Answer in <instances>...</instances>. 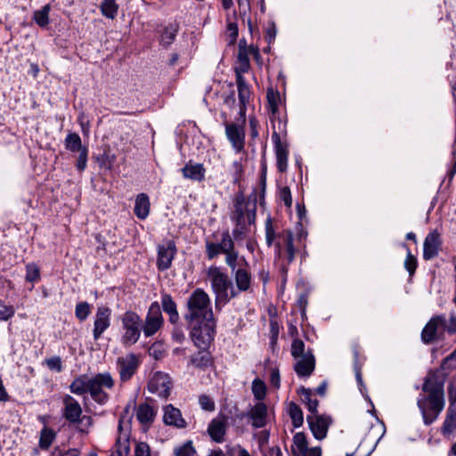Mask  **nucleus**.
I'll use <instances>...</instances> for the list:
<instances>
[{"label":"nucleus","mask_w":456,"mask_h":456,"mask_svg":"<svg viewBox=\"0 0 456 456\" xmlns=\"http://www.w3.org/2000/svg\"><path fill=\"white\" fill-rule=\"evenodd\" d=\"M184 319L191 328V337L195 345L204 348L214 338L216 321L208 294L196 289L187 298Z\"/></svg>","instance_id":"1"},{"label":"nucleus","mask_w":456,"mask_h":456,"mask_svg":"<svg viewBox=\"0 0 456 456\" xmlns=\"http://www.w3.org/2000/svg\"><path fill=\"white\" fill-rule=\"evenodd\" d=\"M444 379L438 372H429L422 387L424 395L418 399V406L421 411L424 423L430 425L444 410Z\"/></svg>","instance_id":"2"},{"label":"nucleus","mask_w":456,"mask_h":456,"mask_svg":"<svg viewBox=\"0 0 456 456\" xmlns=\"http://www.w3.org/2000/svg\"><path fill=\"white\" fill-rule=\"evenodd\" d=\"M207 276L216 295V302L227 303L238 296V291L233 288L228 275L223 273L219 267L210 266L207 270Z\"/></svg>","instance_id":"3"},{"label":"nucleus","mask_w":456,"mask_h":456,"mask_svg":"<svg viewBox=\"0 0 456 456\" xmlns=\"http://www.w3.org/2000/svg\"><path fill=\"white\" fill-rule=\"evenodd\" d=\"M123 335L122 343L128 346L135 344L141 335L142 325L140 316L132 311L126 312L121 317Z\"/></svg>","instance_id":"4"},{"label":"nucleus","mask_w":456,"mask_h":456,"mask_svg":"<svg viewBox=\"0 0 456 456\" xmlns=\"http://www.w3.org/2000/svg\"><path fill=\"white\" fill-rule=\"evenodd\" d=\"M234 208L232 220L236 223V228L233 236L237 240L244 233L247 225L255 222L256 211L249 209L242 199H237Z\"/></svg>","instance_id":"5"},{"label":"nucleus","mask_w":456,"mask_h":456,"mask_svg":"<svg viewBox=\"0 0 456 456\" xmlns=\"http://www.w3.org/2000/svg\"><path fill=\"white\" fill-rule=\"evenodd\" d=\"M114 380L110 373H98L91 378L89 393L92 399L99 404H105L109 400V395L104 388H112Z\"/></svg>","instance_id":"6"},{"label":"nucleus","mask_w":456,"mask_h":456,"mask_svg":"<svg viewBox=\"0 0 456 456\" xmlns=\"http://www.w3.org/2000/svg\"><path fill=\"white\" fill-rule=\"evenodd\" d=\"M171 387L172 382L169 376L161 371L155 372L148 384V389L151 393L165 399L168 397Z\"/></svg>","instance_id":"7"},{"label":"nucleus","mask_w":456,"mask_h":456,"mask_svg":"<svg viewBox=\"0 0 456 456\" xmlns=\"http://www.w3.org/2000/svg\"><path fill=\"white\" fill-rule=\"evenodd\" d=\"M138 366L139 359L134 354H128L118 357L117 360V368L121 382L128 381L135 373Z\"/></svg>","instance_id":"8"},{"label":"nucleus","mask_w":456,"mask_h":456,"mask_svg":"<svg viewBox=\"0 0 456 456\" xmlns=\"http://www.w3.org/2000/svg\"><path fill=\"white\" fill-rule=\"evenodd\" d=\"M163 318L160 311V306L158 302H153L148 311L145 324L143 326V332L146 337L155 334L162 326Z\"/></svg>","instance_id":"9"},{"label":"nucleus","mask_w":456,"mask_h":456,"mask_svg":"<svg viewBox=\"0 0 456 456\" xmlns=\"http://www.w3.org/2000/svg\"><path fill=\"white\" fill-rule=\"evenodd\" d=\"M111 310L105 305L98 306L94 316L93 336L99 339L102 333L110 326Z\"/></svg>","instance_id":"10"},{"label":"nucleus","mask_w":456,"mask_h":456,"mask_svg":"<svg viewBox=\"0 0 456 456\" xmlns=\"http://www.w3.org/2000/svg\"><path fill=\"white\" fill-rule=\"evenodd\" d=\"M293 456H322L321 447H307L306 437L304 433L298 432L293 437L291 446Z\"/></svg>","instance_id":"11"},{"label":"nucleus","mask_w":456,"mask_h":456,"mask_svg":"<svg viewBox=\"0 0 456 456\" xmlns=\"http://www.w3.org/2000/svg\"><path fill=\"white\" fill-rule=\"evenodd\" d=\"M307 422L314 436L318 440H322L327 436L331 419L327 416L314 414L307 416Z\"/></svg>","instance_id":"12"},{"label":"nucleus","mask_w":456,"mask_h":456,"mask_svg":"<svg viewBox=\"0 0 456 456\" xmlns=\"http://www.w3.org/2000/svg\"><path fill=\"white\" fill-rule=\"evenodd\" d=\"M176 252L175 244L173 240H168L158 246L157 265L159 270H167L171 266L172 261Z\"/></svg>","instance_id":"13"},{"label":"nucleus","mask_w":456,"mask_h":456,"mask_svg":"<svg viewBox=\"0 0 456 456\" xmlns=\"http://www.w3.org/2000/svg\"><path fill=\"white\" fill-rule=\"evenodd\" d=\"M63 417L71 423H77L80 421L82 415V408L79 403L71 395H66L63 397Z\"/></svg>","instance_id":"14"},{"label":"nucleus","mask_w":456,"mask_h":456,"mask_svg":"<svg viewBox=\"0 0 456 456\" xmlns=\"http://www.w3.org/2000/svg\"><path fill=\"white\" fill-rule=\"evenodd\" d=\"M315 368V359L311 350H307L306 355L296 359L294 370L299 377H309Z\"/></svg>","instance_id":"15"},{"label":"nucleus","mask_w":456,"mask_h":456,"mask_svg":"<svg viewBox=\"0 0 456 456\" xmlns=\"http://www.w3.org/2000/svg\"><path fill=\"white\" fill-rule=\"evenodd\" d=\"M441 241L440 235L436 231H433L428 234L424 240L423 257L430 260L438 255Z\"/></svg>","instance_id":"16"},{"label":"nucleus","mask_w":456,"mask_h":456,"mask_svg":"<svg viewBox=\"0 0 456 456\" xmlns=\"http://www.w3.org/2000/svg\"><path fill=\"white\" fill-rule=\"evenodd\" d=\"M272 138L275 144L277 168L280 172L283 173L288 167L289 151L287 146L281 142L280 135L277 133H273Z\"/></svg>","instance_id":"17"},{"label":"nucleus","mask_w":456,"mask_h":456,"mask_svg":"<svg viewBox=\"0 0 456 456\" xmlns=\"http://www.w3.org/2000/svg\"><path fill=\"white\" fill-rule=\"evenodd\" d=\"M247 416L255 428H263L266 424L267 407L264 403H257L250 409Z\"/></svg>","instance_id":"18"},{"label":"nucleus","mask_w":456,"mask_h":456,"mask_svg":"<svg viewBox=\"0 0 456 456\" xmlns=\"http://www.w3.org/2000/svg\"><path fill=\"white\" fill-rule=\"evenodd\" d=\"M226 135L236 151H240L244 147V131L236 124L227 125L225 127Z\"/></svg>","instance_id":"19"},{"label":"nucleus","mask_w":456,"mask_h":456,"mask_svg":"<svg viewBox=\"0 0 456 456\" xmlns=\"http://www.w3.org/2000/svg\"><path fill=\"white\" fill-rule=\"evenodd\" d=\"M182 174L184 178L195 182H201L205 179L206 168L203 164L195 163L190 160L182 168Z\"/></svg>","instance_id":"20"},{"label":"nucleus","mask_w":456,"mask_h":456,"mask_svg":"<svg viewBox=\"0 0 456 456\" xmlns=\"http://www.w3.org/2000/svg\"><path fill=\"white\" fill-rule=\"evenodd\" d=\"M444 318L436 316L432 318L424 327L421 332L422 341L426 344L431 343L436 338L437 330L444 324Z\"/></svg>","instance_id":"21"},{"label":"nucleus","mask_w":456,"mask_h":456,"mask_svg":"<svg viewBox=\"0 0 456 456\" xmlns=\"http://www.w3.org/2000/svg\"><path fill=\"white\" fill-rule=\"evenodd\" d=\"M232 274L233 276L238 293L248 291L250 289L251 275L247 269L239 267L235 272L232 273Z\"/></svg>","instance_id":"22"},{"label":"nucleus","mask_w":456,"mask_h":456,"mask_svg":"<svg viewBox=\"0 0 456 456\" xmlns=\"http://www.w3.org/2000/svg\"><path fill=\"white\" fill-rule=\"evenodd\" d=\"M226 430V425L224 419L216 418L214 419L208 428V432L211 438L217 443H221L224 440V436Z\"/></svg>","instance_id":"23"},{"label":"nucleus","mask_w":456,"mask_h":456,"mask_svg":"<svg viewBox=\"0 0 456 456\" xmlns=\"http://www.w3.org/2000/svg\"><path fill=\"white\" fill-rule=\"evenodd\" d=\"M164 421L167 425H172L176 428L185 427V421L182 418L180 411L171 404L165 407Z\"/></svg>","instance_id":"24"},{"label":"nucleus","mask_w":456,"mask_h":456,"mask_svg":"<svg viewBox=\"0 0 456 456\" xmlns=\"http://www.w3.org/2000/svg\"><path fill=\"white\" fill-rule=\"evenodd\" d=\"M150 200L147 194L140 193L134 202V214L139 219H145L150 213Z\"/></svg>","instance_id":"25"},{"label":"nucleus","mask_w":456,"mask_h":456,"mask_svg":"<svg viewBox=\"0 0 456 456\" xmlns=\"http://www.w3.org/2000/svg\"><path fill=\"white\" fill-rule=\"evenodd\" d=\"M90 383L91 378L85 375L78 376L71 382L69 389L71 393L82 395L89 392Z\"/></svg>","instance_id":"26"},{"label":"nucleus","mask_w":456,"mask_h":456,"mask_svg":"<svg viewBox=\"0 0 456 456\" xmlns=\"http://www.w3.org/2000/svg\"><path fill=\"white\" fill-rule=\"evenodd\" d=\"M155 415V410L148 403L140 404L136 410L137 419L144 425L151 423Z\"/></svg>","instance_id":"27"},{"label":"nucleus","mask_w":456,"mask_h":456,"mask_svg":"<svg viewBox=\"0 0 456 456\" xmlns=\"http://www.w3.org/2000/svg\"><path fill=\"white\" fill-rule=\"evenodd\" d=\"M456 429V403H450L443 424L444 434H452Z\"/></svg>","instance_id":"28"},{"label":"nucleus","mask_w":456,"mask_h":456,"mask_svg":"<svg viewBox=\"0 0 456 456\" xmlns=\"http://www.w3.org/2000/svg\"><path fill=\"white\" fill-rule=\"evenodd\" d=\"M237 65L235 67V71L239 72H248L250 68L249 58L248 56L247 47H242V43H240V49L237 57Z\"/></svg>","instance_id":"29"},{"label":"nucleus","mask_w":456,"mask_h":456,"mask_svg":"<svg viewBox=\"0 0 456 456\" xmlns=\"http://www.w3.org/2000/svg\"><path fill=\"white\" fill-rule=\"evenodd\" d=\"M65 147L70 151H78L81 150H86V148L82 146L81 138L76 133H70L67 135L65 139Z\"/></svg>","instance_id":"30"},{"label":"nucleus","mask_w":456,"mask_h":456,"mask_svg":"<svg viewBox=\"0 0 456 456\" xmlns=\"http://www.w3.org/2000/svg\"><path fill=\"white\" fill-rule=\"evenodd\" d=\"M178 27L176 25H169L166 27L160 37V44L165 46L170 45L177 34Z\"/></svg>","instance_id":"31"},{"label":"nucleus","mask_w":456,"mask_h":456,"mask_svg":"<svg viewBox=\"0 0 456 456\" xmlns=\"http://www.w3.org/2000/svg\"><path fill=\"white\" fill-rule=\"evenodd\" d=\"M289 414L295 428H298L303 424V411L300 407L293 402L289 404Z\"/></svg>","instance_id":"32"},{"label":"nucleus","mask_w":456,"mask_h":456,"mask_svg":"<svg viewBox=\"0 0 456 456\" xmlns=\"http://www.w3.org/2000/svg\"><path fill=\"white\" fill-rule=\"evenodd\" d=\"M280 101V94L273 88H269L267 90V102L269 110L273 115H275L278 112V105Z\"/></svg>","instance_id":"33"},{"label":"nucleus","mask_w":456,"mask_h":456,"mask_svg":"<svg viewBox=\"0 0 456 456\" xmlns=\"http://www.w3.org/2000/svg\"><path fill=\"white\" fill-rule=\"evenodd\" d=\"M55 437L54 432L47 428H43L39 439V446L43 450H47Z\"/></svg>","instance_id":"34"},{"label":"nucleus","mask_w":456,"mask_h":456,"mask_svg":"<svg viewBox=\"0 0 456 456\" xmlns=\"http://www.w3.org/2000/svg\"><path fill=\"white\" fill-rule=\"evenodd\" d=\"M101 10L105 17L114 19L118 12V4L114 0H104L102 3Z\"/></svg>","instance_id":"35"},{"label":"nucleus","mask_w":456,"mask_h":456,"mask_svg":"<svg viewBox=\"0 0 456 456\" xmlns=\"http://www.w3.org/2000/svg\"><path fill=\"white\" fill-rule=\"evenodd\" d=\"M50 5L45 4L34 14L35 21L40 26L45 27L49 23Z\"/></svg>","instance_id":"36"},{"label":"nucleus","mask_w":456,"mask_h":456,"mask_svg":"<svg viewBox=\"0 0 456 456\" xmlns=\"http://www.w3.org/2000/svg\"><path fill=\"white\" fill-rule=\"evenodd\" d=\"M220 248L223 254H228L230 252L234 251V242L229 233V232H224L222 233Z\"/></svg>","instance_id":"37"},{"label":"nucleus","mask_w":456,"mask_h":456,"mask_svg":"<svg viewBox=\"0 0 456 456\" xmlns=\"http://www.w3.org/2000/svg\"><path fill=\"white\" fill-rule=\"evenodd\" d=\"M91 313V305L87 302L77 304L75 309L76 317L80 321H85Z\"/></svg>","instance_id":"38"},{"label":"nucleus","mask_w":456,"mask_h":456,"mask_svg":"<svg viewBox=\"0 0 456 456\" xmlns=\"http://www.w3.org/2000/svg\"><path fill=\"white\" fill-rule=\"evenodd\" d=\"M252 393L257 400H262L265 396L266 387L259 379H256L252 383Z\"/></svg>","instance_id":"39"},{"label":"nucleus","mask_w":456,"mask_h":456,"mask_svg":"<svg viewBox=\"0 0 456 456\" xmlns=\"http://www.w3.org/2000/svg\"><path fill=\"white\" fill-rule=\"evenodd\" d=\"M305 343L298 338L294 339L291 345V354L295 359L306 355Z\"/></svg>","instance_id":"40"},{"label":"nucleus","mask_w":456,"mask_h":456,"mask_svg":"<svg viewBox=\"0 0 456 456\" xmlns=\"http://www.w3.org/2000/svg\"><path fill=\"white\" fill-rule=\"evenodd\" d=\"M161 305L163 310L167 313H172L175 311H177L176 309V304L173 300L170 295L168 294H163L161 297Z\"/></svg>","instance_id":"41"},{"label":"nucleus","mask_w":456,"mask_h":456,"mask_svg":"<svg viewBox=\"0 0 456 456\" xmlns=\"http://www.w3.org/2000/svg\"><path fill=\"white\" fill-rule=\"evenodd\" d=\"M27 273H26V281L29 282H35L40 278V272L37 265L35 264H28L26 266Z\"/></svg>","instance_id":"42"},{"label":"nucleus","mask_w":456,"mask_h":456,"mask_svg":"<svg viewBox=\"0 0 456 456\" xmlns=\"http://www.w3.org/2000/svg\"><path fill=\"white\" fill-rule=\"evenodd\" d=\"M195 450L191 441H188L183 445L178 446L175 449V456H192Z\"/></svg>","instance_id":"43"},{"label":"nucleus","mask_w":456,"mask_h":456,"mask_svg":"<svg viewBox=\"0 0 456 456\" xmlns=\"http://www.w3.org/2000/svg\"><path fill=\"white\" fill-rule=\"evenodd\" d=\"M404 247L407 249V256L404 261V267L409 272L410 275H412L417 268V259L413 255H411L406 245H404Z\"/></svg>","instance_id":"44"},{"label":"nucleus","mask_w":456,"mask_h":456,"mask_svg":"<svg viewBox=\"0 0 456 456\" xmlns=\"http://www.w3.org/2000/svg\"><path fill=\"white\" fill-rule=\"evenodd\" d=\"M285 244H286V251H287V260H288V263H291L295 258V248L293 245V236H292L291 232H289L286 235Z\"/></svg>","instance_id":"45"},{"label":"nucleus","mask_w":456,"mask_h":456,"mask_svg":"<svg viewBox=\"0 0 456 456\" xmlns=\"http://www.w3.org/2000/svg\"><path fill=\"white\" fill-rule=\"evenodd\" d=\"M225 263L231 268L232 273L235 272L240 265L239 264V254L237 251H232L228 254H225Z\"/></svg>","instance_id":"46"},{"label":"nucleus","mask_w":456,"mask_h":456,"mask_svg":"<svg viewBox=\"0 0 456 456\" xmlns=\"http://www.w3.org/2000/svg\"><path fill=\"white\" fill-rule=\"evenodd\" d=\"M191 362L198 368H202L209 363V356L207 354L199 353L191 357Z\"/></svg>","instance_id":"47"},{"label":"nucleus","mask_w":456,"mask_h":456,"mask_svg":"<svg viewBox=\"0 0 456 456\" xmlns=\"http://www.w3.org/2000/svg\"><path fill=\"white\" fill-rule=\"evenodd\" d=\"M199 403L200 407L208 411H214L216 409L214 401L206 395H201L199 397Z\"/></svg>","instance_id":"48"},{"label":"nucleus","mask_w":456,"mask_h":456,"mask_svg":"<svg viewBox=\"0 0 456 456\" xmlns=\"http://www.w3.org/2000/svg\"><path fill=\"white\" fill-rule=\"evenodd\" d=\"M275 239V232L273 227V224L271 219H267L265 221V240L266 244L270 247L272 246L273 240Z\"/></svg>","instance_id":"49"},{"label":"nucleus","mask_w":456,"mask_h":456,"mask_svg":"<svg viewBox=\"0 0 456 456\" xmlns=\"http://www.w3.org/2000/svg\"><path fill=\"white\" fill-rule=\"evenodd\" d=\"M238 96L240 103V110H242L246 107V104L248 102L249 100L250 91L248 86L239 88Z\"/></svg>","instance_id":"50"},{"label":"nucleus","mask_w":456,"mask_h":456,"mask_svg":"<svg viewBox=\"0 0 456 456\" xmlns=\"http://www.w3.org/2000/svg\"><path fill=\"white\" fill-rule=\"evenodd\" d=\"M206 248H207V255L209 259H213L216 256H218L220 253H222V250L220 248V242L207 243Z\"/></svg>","instance_id":"51"},{"label":"nucleus","mask_w":456,"mask_h":456,"mask_svg":"<svg viewBox=\"0 0 456 456\" xmlns=\"http://www.w3.org/2000/svg\"><path fill=\"white\" fill-rule=\"evenodd\" d=\"M280 199L284 202L287 208L292 205L291 192L289 187L285 186L280 190Z\"/></svg>","instance_id":"52"},{"label":"nucleus","mask_w":456,"mask_h":456,"mask_svg":"<svg viewBox=\"0 0 456 456\" xmlns=\"http://www.w3.org/2000/svg\"><path fill=\"white\" fill-rule=\"evenodd\" d=\"M47 367L57 372H60L62 369L61 358L58 356H54L45 360Z\"/></svg>","instance_id":"53"},{"label":"nucleus","mask_w":456,"mask_h":456,"mask_svg":"<svg viewBox=\"0 0 456 456\" xmlns=\"http://www.w3.org/2000/svg\"><path fill=\"white\" fill-rule=\"evenodd\" d=\"M134 454L135 456H151V448L146 443H137Z\"/></svg>","instance_id":"54"},{"label":"nucleus","mask_w":456,"mask_h":456,"mask_svg":"<svg viewBox=\"0 0 456 456\" xmlns=\"http://www.w3.org/2000/svg\"><path fill=\"white\" fill-rule=\"evenodd\" d=\"M14 315V309L12 306L0 305V320L7 321Z\"/></svg>","instance_id":"55"},{"label":"nucleus","mask_w":456,"mask_h":456,"mask_svg":"<svg viewBox=\"0 0 456 456\" xmlns=\"http://www.w3.org/2000/svg\"><path fill=\"white\" fill-rule=\"evenodd\" d=\"M86 161H87V150H81L79 152V156L77 161V168L79 171H83L86 167Z\"/></svg>","instance_id":"56"},{"label":"nucleus","mask_w":456,"mask_h":456,"mask_svg":"<svg viewBox=\"0 0 456 456\" xmlns=\"http://www.w3.org/2000/svg\"><path fill=\"white\" fill-rule=\"evenodd\" d=\"M301 400L304 403H307L312 399V390L309 388L301 387L299 390Z\"/></svg>","instance_id":"57"},{"label":"nucleus","mask_w":456,"mask_h":456,"mask_svg":"<svg viewBox=\"0 0 456 456\" xmlns=\"http://www.w3.org/2000/svg\"><path fill=\"white\" fill-rule=\"evenodd\" d=\"M118 444H120L119 439L118 440ZM129 447L128 445L124 443V444L121 446L119 445V448L117 450L116 453H113L111 456H126L128 454Z\"/></svg>","instance_id":"58"},{"label":"nucleus","mask_w":456,"mask_h":456,"mask_svg":"<svg viewBox=\"0 0 456 456\" xmlns=\"http://www.w3.org/2000/svg\"><path fill=\"white\" fill-rule=\"evenodd\" d=\"M245 72L235 71V74H236V84H237L238 89L248 86V85L246 83V80L243 77V74Z\"/></svg>","instance_id":"59"},{"label":"nucleus","mask_w":456,"mask_h":456,"mask_svg":"<svg viewBox=\"0 0 456 456\" xmlns=\"http://www.w3.org/2000/svg\"><path fill=\"white\" fill-rule=\"evenodd\" d=\"M271 382L273 386L279 387L280 386V373L277 369H273L271 372Z\"/></svg>","instance_id":"60"},{"label":"nucleus","mask_w":456,"mask_h":456,"mask_svg":"<svg viewBox=\"0 0 456 456\" xmlns=\"http://www.w3.org/2000/svg\"><path fill=\"white\" fill-rule=\"evenodd\" d=\"M306 406L308 408V411L312 413V415L317 414L318 401L316 399L312 398L306 403Z\"/></svg>","instance_id":"61"},{"label":"nucleus","mask_w":456,"mask_h":456,"mask_svg":"<svg viewBox=\"0 0 456 456\" xmlns=\"http://www.w3.org/2000/svg\"><path fill=\"white\" fill-rule=\"evenodd\" d=\"M248 50V56L252 55L256 60H258L260 58V53L258 52V49L253 45H250L247 48Z\"/></svg>","instance_id":"62"},{"label":"nucleus","mask_w":456,"mask_h":456,"mask_svg":"<svg viewBox=\"0 0 456 456\" xmlns=\"http://www.w3.org/2000/svg\"><path fill=\"white\" fill-rule=\"evenodd\" d=\"M60 456H79V452L77 449H69L61 453Z\"/></svg>","instance_id":"63"},{"label":"nucleus","mask_w":456,"mask_h":456,"mask_svg":"<svg viewBox=\"0 0 456 456\" xmlns=\"http://www.w3.org/2000/svg\"><path fill=\"white\" fill-rule=\"evenodd\" d=\"M448 393H449L450 403H456V392L453 391V388L452 386L448 388Z\"/></svg>","instance_id":"64"}]
</instances>
